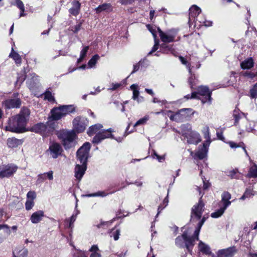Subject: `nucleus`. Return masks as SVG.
Returning a JSON list of instances; mask_svg holds the SVG:
<instances>
[{"label":"nucleus","instance_id":"obj_28","mask_svg":"<svg viewBox=\"0 0 257 257\" xmlns=\"http://www.w3.org/2000/svg\"><path fill=\"white\" fill-rule=\"evenodd\" d=\"M189 72L191 74V76L188 79V83L192 90L195 89L196 85V81H197L195 74H192V71L190 68L189 69Z\"/></svg>","mask_w":257,"mask_h":257},{"label":"nucleus","instance_id":"obj_44","mask_svg":"<svg viewBox=\"0 0 257 257\" xmlns=\"http://www.w3.org/2000/svg\"><path fill=\"white\" fill-rule=\"evenodd\" d=\"M204 138L206 139V141L205 143L208 146H209L211 141V139H210L209 130L208 127H206V131L204 133Z\"/></svg>","mask_w":257,"mask_h":257},{"label":"nucleus","instance_id":"obj_17","mask_svg":"<svg viewBox=\"0 0 257 257\" xmlns=\"http://www.w3.org/2000/svg\"><path fill=\"white\" fill-rule=\"evenodd\" d=\"M45 216L44 212L43 210H39L37 211L31 215L30 220L33 224H37L40 222Z\"/></svg>","mask_w":257,"mask_h":257},{"label":"nucleus","instance_id":"obj_18","mask_svg":"<svg viewBox=\"0 0 257 257\" xmlns=\"http://www.w3.org/2000/svg\"><path fill=\"white\" fill-rule=\"evenodd\" d=\"M208 146L205 143H203L202 146L199 148V150L195 154V157L199 160H203L207 156L208 152Z\"/></svg>","mask_w":257,"mask_h":257},{"label":"nucleus","instance_id":"obj_13","mask_svg":"<svg viewBox=\"0 0 257 257\" xmlns=\"http://www.w3.org/2000/svg\"><path fill=\"white\" fill-rule=\"evenodd\" d=\"M49 151L52 158H57L62 155L63 150L60 144L56 142L53 143L49 146Z\"/></svg>","mask_w":257,"mask_h":257},{"label":"nucleus","instance_id":"obj_49","mask_svg":"<svg viewBox=\"0 0 257 257\" xmlns=\"http://www.w3.org/2000/svg\"><path fill=\"white\" fill-rule=\"evenodd\" d=\"M26 78V75L25 74H21L17 77V80L16 82V85H17L19 83V85H21L24 81L25 80Z\"/></svg>","mask_w":257,"mask_h":257},{"label":"nucleus","instance_id":"obj_45","mask_svg":"<svg viewBox=\"0 0 257 257\" xmlns=\"http://www.w3.org/2000/svg\"><path fill=\"white\" fill-rule=\"evenodd\" d=\"M149 119V116H145L143 118H141L139 120H138L134 124V126L136 127L137 126L140 125H143L146 123L147 121Z\"/></svg>","mask_w":257,"mask_h":257},{"label":"nucleus","instance_id":"obj_47","mask_svg":"<svg viewBox=\"0 0 257 257\" xmlns=\"http://www.w3.org/2000/svg\"><path fill=\"white\" fill-rule=\"evenodd\" d=\"M35 205V203L34 200L32 199H27V201L25 203V207L27 210H31Z\"/></svg>","mask_w":257,"mask_h":257},{"label":"nucleus","instance_id":"obj_10","mask_svg":"<svg viewBox=\"0 0 257 257\" xmlns=\"http://www.w3.org/2000/svg\"><path fill=\"white\" fill-rule=\"evenodd\" d=\"M114 132V130L111 128L107 130H101L93 138L92 143L94 145H98L106 139H114V137L112 135V133Z\"/></svg>","mask_w":257,"mask_h":257},{"label":"nucleus","instance_id":"obj_14","mask_svg":"<svg viewBox=\"0 0 257 257\" xmlns=\"http://www.w3.org/2000/svg\"><path fill=\"white\" fill-rule=\"evenodd\" d=\"M167 33L164 34L160 37V39L163 43H169L173 42L175 41V38L177 32L175 29L169 30L167 32Z\"/></svg>","mask_w":257,"mask_h":257},{"label":"nucleus","instance_id":"obj_9","mask_svg":"<svg viewBox=\"0 0 257 257\" xmlns=\"http://www.w3.org/2000/svg\"><path fill=\"white\" fill-rule=\"evenodd\" d=\"M190 126L186 130H182V136L187 139V143L189 144L197 145L201 141V139L199 134L191 129V126L187 125V127Z\"/></svg>","mask_w":257,"mask_h":257},{"label":"nucleus","instance_id":"obj_64","mask_svg":"<svg viewBox=\"0 0 257 257\" xmlns=\"http://www.w3.org/2000/svg\"><path fill=\"white\" fill-rule=\"evenodd\" d=\"M141 63V61H140L138 63L134 65V69L133 71L132 72V74L135 73L136 72L138 71L139 70Z\"/></svg>","mask_w":257,"mask_h":257},{"label":"nucleus","instance_id":"obj_63","mask_svg":"<svg viewBox=\"0 0 257 257\" xmlns=\"http://www.w3.org/2000/svg\"><path fill=\"white\" fill-rule=\"evenodd\" d=\"M228 144L231 148H236L241 147V145L240 144H236L233 142H231V141L229 142Z\"/></svg>","mask_w":257,"mask_h":257},{"label":"nucleus","instance_id":"obj_2","mask_svg":"<svg viewBox=\"0 0 257 257\" xmlns=\"http://www.w3.org/2000/svg\"><path fill=\"white\" fill-rule=\"evenodd\" d=\"M90 148V143L85 142L76 152L77 159L81 164V165L77 164L75 168V177L78 180L82 178L86 170Z\"/></svg>","mask_w":257,"mask_h":257},{"label":"nucleus","instance_id":"obj_23","mask_svg":"<svg viewBox=\"0 0 257 257\" xmlns=\"http://www.w3.org/2000/svg\"><path fill=\"white\" fill-rule=\"evenodd\" d=\"M103 125L101 124L96 123L89 127L87 131V134L90 137L92 136L100 131Z\"/></svg>","mask_w":257,"mask_h":257},{"label":"nucleus","instance_id":"obj_56","mask_svg":"<svg viewBox=\"0 0 257 257\" xmlns=\"http://www.w3.org/2000/svg\"><path fill=\"white\" fill-rule=\"evenodd\" d=\"M200 228L197 227L194 232V234L191 237H192L195 240H199V234L200 232Z\"/></svg>","mask_w":257,"mask_h":257},{"label":"nucleus","instance_id":"obj_52","mask_svg":"<svg viewBox=\"0 0 257 257\" xmlns=\"http://www.w3.org/2000/svg\"><path fill=\"white\" fill-rule=\"evenodd\" d=\"M27 199H32L34 200L36 197L35 192L30 191L27 194Z\"/></svg>","mask_w":257,"mask_h":257},{"label":"nucleus","instance_id":"obj_53","mask_svg":"<svg viewBox=\"0 0 257 257\" xmlns=\"http://www.w3.org/2000/svg\"><path fill=\"white\" fill-rule=\"evenodd\" d=\"M242 75L248 78L252 79L255 77V74L251 71L242 72Z\"/></svg>","mask_w":257,"mask_h":257},{"label":"nucleus","instance_id":"obj_26","mask_svg":"<svg viewBox=\"0 0 257 257\" xmlns=\"http://www.w3.org/2000/svg\"><path fill=\"white\" fill-rule=\"evenodd\" d=\"M243 116L245 117V114L240 111L239 109H235L233 111V117L234 120V125L237 126L239 124V120Z\"/></svg>","mask_w":257,"mask_h":257},{"label":"nucleus","instance_id":"obj_1","mask_svg":"<svg viewBox=\"0 0 257 257\" xmlns=\"http://www.w3.org/2000/svg\"><path fill=\"white\" fill-rule=\"evenodd\" d=\"M30 113V110L28 107H23L18 114L9 119L8 124L5 127L6 131L16 134L28 132V128L26 126Z\"/></svg>","mask_w":257,"mask_h":257},{"label":"nucleus","instance_id":"obj_16","mask_svg":"<svg viewBox=\"0 0 257 257\" xmlns=\"http://www.w3.org/2000/svg\"><path fill=\"white\" fill-rule=\"evenodd\" d=\"M183 236L185 238L184 247L187 248L189 252L191 253L196 240L192 237L188 236L186 231L183 232Z\"/></svg>","mask_w":257,"mask_h":257},{"label":"nucleus","instance_id":"obj_31","mask_svg":"<svg viewBox=\"0 0 257 257\" xmlns=\"http://www.w3.org/2000/svg\"><path fill=\"white\" fill-rule=\"evenodd\" d=\"M198 247L200 251L202 252L203 254H210L211 253L209 246L201 241L199 243Z\"/></svg>","mask_w":257,"mask_h":257},{"label":"nucleus","instance_id":"obj_19","mask_svg":"<svg viewBox=\"0 0 257 257\" xmlns=\"http://www.w3.org/2000/svg\"><path fill=\"white\" fill-rule=\"evenodd\" d=\"M159 52L165 54L169 53L174 54L176 51L173 47V45L162 43L160 45V51Z\"/></svg>","mask_w":257,"mask_h":257},{"label":"nucleus","instance_id":"obj_8","mask_svg":"<svg viewBox=\"0 0 257 257\" xmlns=\"http://www.w3.org/2000/svg\"><path fill=\"white\" fill-rule=\"evenodd\" d=\"M89 120L87 118L81 116H77L74 118L72 121L73 130L76 134L84 132L87 126Z\"/></svg>","mask_w":257,"mask_h":257},{"label":"nucleus","instance_id":"obj_21","mask_svg":"<svg viewBox=\"0 0 257 257\" xmlns=\"http://www.w3.org/2000/svg\"><path fill=\"white\" fill-rule=\"evenodd\" d=\"M72 5V7L69 10V12L71 15L77 16L80 13L81 4L78 1H73Z\"/></svg>","mask_w":257,"mask_h":257},{"label":"nucleus","instance_id":"obj_11","mask_svg":"<svg viewBox=\"0 0 257 257\" xmlns=\"http://www.w3.org/2000/svg\"><path fill=\"white\" fill-rule=\"evenodd\" d=\"M195 89L198 91V95L202 96V98H201V101L203 104L207 103L210 104L211 103L212 91L209 89L207 86L200 85L198 86Z\"/></svg>","mask_w":257,"mask_h":257},{"label":"nucleus","instance_id":"obj_22","mask_svg":"<svg viewBox=\"0 0 257 257\" xmlns=\"http://www.w3.org/2000/svg\"><path fill=\"white\" fill-rule=\"evenodd\" d=\"M53 172L52 171H50L47 173H44L38 175L37 180L36 181L37 184H39L43 182L45 180L48 178L50 180L53 179Z\"/></svg>","mask_w":257,"mask_h":257},{"label":"nucleus","instance_id":"obj_24","mask_svg":"<svg viewBox=\"0 0 257 257\" xmlns=\"http://www.w3.org/2000/svg\"><path fill=\"white\" fill-rule=\"evenodd\" d=\"M201 12V10L199 7L196 5H193L189 9V16L195 18L196 21H198V16Z\"/></svg>","mask_w":257,"mask_h":257},{"label":"nucleus","instance_id":"obj_32","mask_svg":"<svg viewBox=\"0 0 257 257\" xmlns=\"http://www.w3.org/2000/svg\"><path fill=\"white\" fill-rule=\"evenodd\" d=\"M118 191V189H114L109 192H105V191H98L96 193H91L86 195L87 197H96V196H101V197H105L109 194H111L116 192Z\"/></svg>","mask_w":257,"mask_h":257},{"label":"nucleus","instance_id":"obj_50","mask_svg":"<svg viewBox=\"0 0 257 257\" xmlns=\"http://www.w3.org/2000/svg\"><path fill=\"white\" fill-rule=\"evenodd\" d=\"M159 46H160V45H159V40H156L155 39V44H154V46L153 47L151 51L149 53V55L152 54L153 53L156 52L158 49Z\"/></svg>","mask_w":257,"mask_h":257},{"label":"nucleus","instance_id":"obj_41","mask_svg":"<svg viewBox=\"0 0 257 257\" xmlns=\"http://www.w3.org/2000/svg\"><path fill=\"white\" fill-rule=\"evenodd\" d=\"M44 95L45 99L51 102L55 101L54 96L52 95L51 92L48 89L44 92Z\"/></svg>","mask_w":257,"mask_h":257},{"label":"nucleus","instance_id":"obj_61","mask_svg":"<svg viewBox=\"0 0 257 257\" xmlns=\"http://www.w3.org/2000/svg\"><path fill=\"white\" fill-rule=\"evenodd\" d=\"M198 91H194L191 93L190 97L191 99H197L201 100V98L198 95Z\"/></svg>","mask_w":257,"mask_h":257},{"label":"nucleus","instance_id":"obj_58","mask_svg":"<svg viewBox=\"0 0 257 257\" xmlns=\"http://www.w3.org/2000/svg\"><path fill=\"white\" fill-rule=\"evenodd\" d=\"M89 251L92 252H100V251L97 245H93L89 250Z\"/></svg>","mask_w":257,"mask_h":257},{"label":"nucleus","instance_id":"obj_30","mask_svg":"<svg viewBox=\"0 0 257 257\" xmlns=\"http://www.w3.org/2000/svg\"><path fill=\"white\" fill-rule=\"evenodd\" d=\"M9 57L12 58L17 65H20L22 63L21 56L17 52L15 51L13 48L12 49Z\"/></svg>","mask_w":257,"mask_h":257},{"label":"nucleus","instance_id":"obj_43","mask_svg":"<svg viewBox=\"0 0 257 257\" xmlns=\"http://www.w3.org/2000/svg\"><path fill=\"white\" fill-rule=\"evenodd\" d=\"M249 96L251 98H257V82L250 88L249 90Z\"/></svg>","mask_w":257,"mask_h":257},{"label":"nucleus","instance_id":"obj_20","mask_svg":"<svg viewBox=\"0 0 257 257\" xmlns=\"http://www.w3.org/2000/svg\"><path fill=\"white\" fill-rule=\"evenodd\" d=\"M23 142V139H18L15 137H12L8 139L7 145L9 148H15L22 145Z\"/></svg>","mask_w":257,"mask_h":257},{"label":"nucleus","instance_id":"obj_36","mask_svg":"<svg viewBox=\"0 0 257 257\" xmlns=\"http://www.w3.org/2000/svg\"><path fill=\"white\" fill-rule=\"evenodd\" d=\"M227 175L230 179H238L240 177V174L237 169H234L227 172Z\"/></svg>","mask_w":257,"mask_h":257},{"label":"nucleus","instance_id":"obj_35","mask_svg":"<svg viewBox=\"0 0 257 257\" xmlns=\"http://www.w3.org/2000/svg\"><path fill=\"white\" fill-rule=\"evenodd\" d=\"M111 7L110 4L104 3L102 5L98 6L96 9L95 11L97 14L100 13L101 12L107 11L110 9Z\"/></svg>","mask_w":257,"mask_h":257},{"label":"nucleus","instance_id":"obj_12","mask_svg":"<svg viewBox=\"0 0 257 257\" xmlns=\"http://www.w3.org/2000/svg\"><path fill=\"white\" fill-rule=\"evenodd\" d=\"M202 196L203 195L199 198L198 202L192 208L191 212V218L195 217L197 220L201 219L204 210V208L205 206L202 200Z\"/></svg>","mask_w":257,"mask_h":257},{"label":"nucleus","instance_id":"obj_42","mask_svg":"<svg viewBox=\"0 0 257 257\" xmlns=\"http://www.w3.org/2000/svg\"><path fill=\"white\" fill-rule=\"evenodd\" d=\"M99 56L95 54L89 60L88 64L90 67H93L95 65L97 60L99 59Z\"/></svg>","mask_w":257,"mask_h":257},{"label":"nucleus","instance_id":"obj_7","mask_svg":"<svg viewBox=\"0 0 257 257\" xmlns=\"http://www.w3.org/2000/svg\"><path fill=\"white\" fill-rule=\"evenodd\" d=\"M12 96V98L6 99L2 102V106L5 110L19 108L22 105V101L20 98L18 97L19 93L18 92L14 93Z\"/></svg>","mask_w":257,"mask_h":257},{"label":"nucleus","instance_id":"obj_6","mask_svg":"<svg viewBox=\"0 0 257 257\" xmlns=\"http://www.w3.org/2000/svg\"><path fill=\"white\" fill-rule=\"evenodd\" d=\"M168 113L171 114L170 115L168 114V116L171 120L178 122H183L190 117L193 113V109L190 108H182L176 112L169 110Z\"/></svg>","mask_w":257,"mask_h":257},{"label":"nucleus","instance_id":"obj_27","mask_svg":"<svg viewBox=\"0 0 257 257\" xmlns=\"http://www.w3.org/2000/svg\"><path fill=\"white\" fill-rule=\"evenodd\" d=\"M254 61L252 58H249L240 63V67L242 69H248L253 67Z\"/></svg>","mask_w":257,"mask_h":257},{"label":"nucleus","instance_id":"obj_57","mask_svg":"<svg viewBox=\"0 0 257 257\" xmlns=\"http://www.w3.org/2000/svg\"><path fill=\"white\" fill-rule=\"evenodd\" d=\"M5 228L6 229V233L8 235H10L11 233V231L10 229V226L7 224H0V230Z\"/></svg>","mask_w":257,"mask_h":257},{"label":"nucleus","instance_id":"obj_29","mask_svg":"<svg viewBox=\"0 0 257 257\" xmlns=\"http://www.w3.org/2000/svg\"><path fill=\"white\" fill-rule=\"evenodd\" d=\"M124 217V216H115L113 219H112L109 221H101V222L97 225V227L98 228H107L109 225H110L112 222H113L114 221L121 218L122 217Z\"/></svg>","mask_w":257,"mask_h":257},{"label":"nucleus","instance_id":"obj_51","mask_svg":"<svg viewBox=\"0 0 257 257\" xmlns=\"http://www.w3.org/2000/svg\"><path fill=\"white\" fill-rule=\"evenodd\" d=\"M146 27L148 30L152 33L154 37L156 39L157 37L156 29L150 24L147 25Z\"/></svg>","mask_w":257,"mask_h":257},{"label":"nucleus","instance_id":"obj_5","mask_svg":"<svg viewBox=\"0 0 257 257\" xmlns=\"http://www.w3.org/2000/svg\"><path fill=\"white\" fill-rule=\"evenodd\" d=\"M49 119L46 123L38 122L28 128V131L40 134L43 137H48L53 134L55 127L54 123Z\"/></svg>","mask_w":257,"mask_h":257},{"label":"nucleus","instance_id":"obj_54","mask_svg":"<svg viewBox=\"0 0 257 257\" xmlns=\"http://www.w3.org/2000/svg\"><path fill=\"white\" fill-rule=\"evenodd\" d=\"M202 179L203 182V188L204 190H206L210 187V186H211V184L209 183L208 181L206 180L204 176H203L202 177Z\"/></svg>","mask_w":257,"mask_h":257},{"label":"nucleus","instance_id":"obj_38","mask_svg":"<svg viewBox=\"0 0 257 257\" xmlns=\"http://www.w3.org/2000/svg\"><path fill=\"white\" fill-rule=\"evenodd\" d=\"M247 176L249 178H257V165L254 164L250 168Z\"/></svg>","mask_w":257,"mask_h":257},{"label":"nucleus","instance_id":"obj_37","mask_svg":"<svg viewBox=\"0 0 257 257\" xmlns=\"http://www.w3.org/2000/svg\"><path fill=\"white\" fill-rule=\"evenodd\" d=\"M227 208L224 206H222L220 207L219 209L216 210L215 212H213L211 214V216L212 218H216L220 217L224 212L225 210Z\"/></svg>","mask_w":257,"mask_h":257},{"label":"nucleus","instance_id":"obj_46","mask_svg":"<svg viewBox=\"0 0 257 257\" xmlns=\"http://www.w3.org/2000/svg\"><path fill=\"white\" fill-rule=\"evenodd\" d=\"M28 254V250L27 249H23L19 251L18 256H16L15 252H13V257H27Z\"/></svg>","mask_w":257,"mask_h":257},{"label":"nucleus","instance_id":"obj_48","mask_svg":"<svg viewBox=\"0 0 257 257\" xmlns=\"http://www.w3.org/2000/svg\"><path fill=\"white\" fill-rule=\"evenodd\" d=\"M82 22H79L75 26L71 27V30L75 34L77 33L81 29L82 27Z\"/></svg>","mask_w":257,"mask_h":257},{"label":"nucleus","instance_id":"obj_25","mask_svg":"<svg viewBox=\"0 0 257 257\" xmlns=\"http://www.w3.org/2000/svg\"><path fill=\"white\" fill-rule=\"evenodd\" d=\"M231 197V194L227 191H224L222 193L221 195V201L223 203V206L227 208L231 204V202L229 201Z\"/></svg>","mask_w":257,"mask_h":257},{"label":"nucleus","instance_id":"obj_39","mask_svg":"<svg viewBox=\"0 0 257 257\" xmlns=\"http://www.w3.org/2000/svg\"><path fill=\"white\" fill-rule=\"evenodd\" d=\"M185 238L183 236V233L181 235H179L175 239V244L180 247H184Z\"/></svg>","mask_w":257,"mask_h":257},{"label":"nucleus","instance_id":"obj_15","mask_svg":"<svg viewBox=\"0 0 257 257\" xmlns=\"http://www.w3.org/2000/svg\"><path fill=\"white\" fill-rule=\"evenodd\" d=\"M219 255L222 257H233L238 251L236 247L234 245L224 249H219Z\"/></svg>","mask_w":257,"mask_h":257},{"label":"nucleus","instance_id":"obj_59","mask_svg":"<svg viewBox=\"0 0 257 257\" xmlns=\"http://www.w3.org/2000/svg\"><path fill=\"white\" fill-rule=\"evenodd\" d=\"M123 84L122 83H112L111 86L112 87L110 88L112 90H115L121 87Z\"/></svg>","mask_w":257,"mask_h":257},{"label":"nucleus","instance_id":"obj_33","mask_svg":"<svg viewBox=\"0 0 257 257\" xmlns=\"http://www.w3.org/2000/svg\"><path fill=\"white\" fill-rule=\"evenodd\" d=\"M16 6L20 9V17H24L26 16L25 14V6L21 0H15Z\"/></svg>","mask_w":257,"mask_h":257},{"label":"nucleus","instance_id":"obj_55","mask_svg":"<svg viewBox=\"0 0 257 257\" xmlns=\"http://www.w3.org/2000/svg\"><path fill=\"white\" fill-rule=\"evenodd\" d=\"M89 47L88 46H85L81 51L80 56H81V58H85L86 57L87 53L89 50Z\"/></svg>","mask_w":257,"mask_h":257},{"label":"nucleus","instance_id":"obj_60","mask_svg":"<svg viewBox=\"0 0 257 257\" xmlns=\"http://www.w3.org/2000/svg\"><path fill=\"white\" fill-rule=\"evenodd\" d=\"M216 136L218 138V139L223 141L225 142V138L223 136V132L222 131H220V132H217L216 133Z\"/></svg>","mask_w":257,"mask_h":257},{"label":"nucleus","instance_id":"obj_62","mask_svg":"<svg viewBox=\"0 0 257 257\" xmlns=\"http://www.w3.org/2000/svg\"><path fill=\"white\" fill-rule=\"evenodd\" d=\"M179 59L183 64L185 65H188V66L190 65V64L188 63L186 59L184 57L180 56H179Z\"/></svg>","mask_w":257,"mask_h":257},{"label":"nucleus","instance_id":"obj_40","mask_svg":"<svg viewBox=\"0 0 257 257\" xmlns=\"http://www.w3.org/2000/svg\"><path fill=\"white\" fill-rule=\"evenodd\" d=\"M117 226V225H115L110 231V236L113 237L114 240H118L120 235V230L119 229L115 230Z\"/></svg>","mask_w":257,"mask_h":257},{"label":"nucleus","instance_id":"obj_4","mask_svg":"<svg viewBox=\"0 0 257 257\" xmlns=\"http://www.w3.org/2000/svg\"><path fill=\"white\" fill-rule=\"evenodd\" d=\"M75 111L76 107L74 105H61L51 110V115L48 118L52 121H57Z\"/></svg>","mask_w":257,"mask_h":257},{"label":"nucleus","instance_id":"obj_34","mask_svg":"<svg viewBox=\"0 0 257 257\" xmlns=\"http://www.w3.org/2000/svg\"><path fill=\"white\" fill-rule=\"evenodd\" d=\"M254 191L253 190L252 188H247L244 192L243 194L242 195V196L240 198V200H244L246 198H249L251 196H252L254 195Z\"/></svg>","mask_w":257,"mask_h":257},{"label":"nucleus","instance_id":"obj_3","mask_svg":"<svg viewBox=\"0 0 257 257\" xmlns=\"http://www.w3.org/2000/svg\"><path fill=\"white\" fill-rule=\"evenodd\" d=\"M57 135L66 150L74 148L77 144V136L74 131L60 130Z\"/></svg>","mask_w":257,"mask_h":257}]
</instances>
